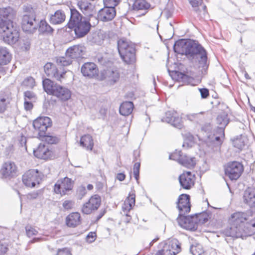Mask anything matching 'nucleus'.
I'll use <instances>...</instances> for the list:
<instances>
[{
	"instance_id": "e433bc0d",
	"label": "nucleus",
	"mask_w": 255,
	"mask_h": 255,
	"mask_svg": "<svg viewBox=\"0 0 255 255\" xmlns=\"http://www.w3.org/2000/svg\"><path fill=\"white\" fill-rule=\"evenodd\" d=\"M11 99L8 94L0 93V113H3L10 102Z\"/></svg>"
},
{
	"instance_id": "c03bdc74",
	"label": "nucleus",
	"mask_w": 255,
	"mask_h": 255,
	"mask_svg": "<svg viewBox=\"0 0 255 255\" xmlns=\"http://www.w3.org/2000/svg\"><path fill=\"white\" fill-rule=\"evenodd\" d=\"M53 28L48 24L45 20H41L39 25V31L42 33H52Z\"/></svg>"
},
{
	"instance_id": "37998d69",
	"label": "nucleus",
	"mask_w": 255,
	"mask_h": 255,
	"mask_svg": "<svg viewBox=\"0 0 255 255\" xmlns=\"http://www.w3.org/2000/svg\"><path fill=\"white\" fill-rule=\"evenodd\" d=\"M204 112H199L198 113H190L185 116L187 120L193 122H198L203 118Z\"/></svg>"
},
{
	"instance_id": "6ab92c4d",
	"label": "nucleus",
	"mask_w": 255,
	"mask_h": 255,
	"mask_svg": "<svg viewBox=\"0 0 255 255\" xmlns=\"http://www.w3.org/2000/svg\"><path fill=\"white\" fill-rule=\"evenodd\" d=\"M81 71L84 76L90 78L95 77L98 73L97 65L92 62L84 63L81 67Z\"/></svg>"
},
{
	"instance_id": "473e14b6",
	"label": "nucleus",
	"mask_w": 255,
	"mask_h": 255,
	"mask_svg": "<svg viewBox=\"0 0 255 255\" xmlns=\"http://www.w3.org/2000/svg\"><path fill=\"white\" fill-rule=\"evenodd\" d=\"M118 51L120 54H124L129 51V48H134V45L128 40L121 39L118 42Z\"/></svg>"
},
{
	"instance_id": "a878e982",
	"label": "nucleus",
	"mask_w": 255,
	"mask_h": 255,
	"mask_svg": "<svg viewBox=\"0 0 255 255\" xmlns=\"http://www.w3.org/2000/svg\"><path fill=\"white\" fill-rule=\"evenodd\" d=\"M33 153L34 156L38 158L47 159L51 155V151L47 146L40 143L38 147L33 150Z\"/></svg>"
},
{
	"instance_id": "bb28decb",
	"label": "nucleus",
	"mask_w": 255,
	"mask_h": 255,
	"mask_svg": "<svg viewBox=\"0 0 255 255\" xmlns=\"http://www.w3.org/2000/svg\"><path fill=\"white\" fill-rule=\"evenodd\" d=\"M224 136V130L222 128H218L213 134L208 135L209 140L215 145H221Z\"/></svg>"
},
{
	"instance_id": "69168bd1",
	"label": "nucleus",
	"mask_w": 255,
	"mask_h": 255,
	"mask_svg": "<svg viewBox=\"0 0 255 255\" xmlns=\"http://www.w3.org/2000/svg\"><path fill=\"white\" fill-rule=\"evenodd\" d=\"M24 107L26 111L30 110L33 108V104L27 100H24Z\"/></svg>"
},
{
	"instance_id": "412c9836",
	"label": "nucleus",
	"mask_w": 255,
	"mask_h": 255,
	"mask_svg": "<svg viewBox=\"0 0 255 255\" xmlns=\"http://www.w3.org/2000/svg\"><path fill=\"white\" fill-rule=\"evenodd\" d=\"M244 202L248 204L252 210L255 211V188H248L244 192Z\"/></svg>"
},
{
	"instance_id": "1a4fd4ad",
	"label": "nucleus",
	"mask_w": 255,
	"mask_h": 255,
	"mask_svg": "<svg viewBox=\"0 0 255 255\" xmlns=\"http://www.w3.org/2000/svg\"><path fill=\"white\" fill-rule=\"evenodd\" d=\"M73 181L68 177L58 180L54 185V192L56 194H59L61 196H64L67 192L71 191L73 187Z\"/></svg>"
},
{
	"instance_id": "49530a36",
	"label": "nucleus",
	"mask_w": 255,
	"mask_h": 255,
	"mask_svg": "<svg viewBox=\"0 0 255 255\" xmlns=\"http://www.w3.org/2000/svg\"><path fill=\"white\" fill-rule=\"evenodd\" d=\"M38 138L48 144H55L59 141V138L57 137L52 135H46V133L43 136H39Z\"/></svg>"
},
{
	"instance_id": "6e6552de",
	"label": "nucleus",
	"mask_w": 255,
	"mask_h": 255,
	"mask_svg": "<svg viewBox=\"0 0 255 255\" xmlns=\"http://www.w3.org/2000/svg\"><path fill=\"white\" fill-rule=\"evenodd\" d=\"M45 74L50 77L55 78L56 80L61 82L65 78L66 71L63 69L58 68L55 64L48 62L44 66Z\"/></svg>"
},
{
	"instance_id": "aec40b11",
	"label": "nucleus",
	"mask_w": 255,
	"mask_h": 255,
	"mask_svg": "<svg viewBox=\"0 0 255 255\" xmlns=\"http://www.w3.org/2000/svg\"><path fill=\"white\" fill-rule=\"evenodd\" d=\"M115 8L105 6L98 12V16L99 20L103 21H108L112 20L116 15Z\"/></svg>"
},
{
	"instance_id": "f8f14e48",
	"label": "nucleus",
	"mask_w": 255,
	"mask_h": 255,
	"mask_svg": "<svg viewBox=\"0 0 255 255\" xmlns=\"http://www.w3.org/2000/svg\"><path fill=\"white\" fill-rule=\"evenodd\" d=\"M163 122L170 124L174 127L181 129L183 128L182 119L174 111H168L165 113V116L162 120Z\"/></svg>"
},
{
	"instance_id": "774afa93",
	"label": "nucleus",
	"mask_w": 255,
	"mask_h": 255,
	"mask_svg": "<svg viewBox=\"0 0 255 255\" xmlns=\"http://www.w3.org/2000/svg\"><path fill=\"white\" fill-rule=\"evenodd\" d=\"M38 196V193L37 192H34L29 193L27 195V198L30 200L35 199Z\"/></svg>"
},
{
	"instance_id": "864d4df0",
	"label": "nucleus",
	"mask_w": 255,
	"mask_h": 255,
	"mask_svg": "<svg viewBox=\"0 0 255 255\" xmlns=\"http://www.w3.org/2000/svg\"><path fill=\"white\" fill-rule=\"evenodd\" d=\"M191 251L193 255H206L200 245L192 247Z\"/></svg>"
},
{
	"instance_id": "c756f323",
	"label": "nucleus",
	"mask_w": 255,
	"mask_h": 255,
	"mask_svg": "<svg viewBox=\"0 0 255 255\" xmlns=\"http://www.w3.org/2000/svg\"><path fill=\"white\" fill-rule=\"evenodd\" d=\"M79 144L88 150H92L94 146L93 139L90 134H85L81 136Z\"/></svg>"
},
{
	"instance_id": "0e129e2a",
	"label": "nucleus",
	"mask_w": 255,
	"mask_h": 255,
	"mask_svg": "<svg viewBox=\"0 0 255 255\" xmlns=\"http://www.w3.org/2000/svg\"><path fill=\"white\" fill-rule=\"evenodd\" d=\"M24 100L35 99L34 94L31 91H26L24 92Z\"/></svg>"
},
{
	"instance_id": "a18cd8bd",
	"label": "nucleus",
	"mask_w": 255,
	"mask_h": 255,
	"mask_svg": "<svg viewBox=\"0 0 255 255\" xmlns=\"http://www.w3.org/2000/svg\"><path fill=\"white\" fill-rule=\"evenodd\" d=\"M217 123L220 126L219 128H222L224 130V128L228 124L229 119L228 115L226 113H222L218 116L217 118Z\"/></svg>"
},
{
	"instance_id": "393cba45",
	"label": "nucleus",
	"mask_w": 255,
	"mask_h": 255,
	"mask_svg": "<svg viewBox=\"0 0 255 255\" xmlns=\"http://www.w3.org/2000/svg\"><path fill=\"white\" fill-rule=\"evenodd\" d=\"M248 217L245 212H237L231 215L229 221L231 224L240 226V224L247 221Z\"/></svg>"
},
{
	"instance_id": "7c9ffc66",
	"label": "nucleus",
	"mask_w": 255,
	"mask_h": 255,
	"mask_svg": "<svg viewBox=\"0 0 255 255\" xmlns=\"http://www.w3.org/2000/svg\"><path fill=\"white\" fill-rule=\"evenodd\" d=\"M65 18L64 12L61 10H57L54 14L51 15L49 21L53 24H59L64 22Z\"/></svg>"
},
{
	"instance_id": "4468645a",
	"label": "nucleus",
	"mask_w": 255,
	"mask_h": 255,
	"mask_svg": "<svg viewBox=\"0 0 255 255\" xmlns=\"http://www.w3.org/2000/svg\"><path fill=\"white\" fill-rule=\"evenodd\" d=\"M178 221L179 225L183 228L188 230L194 231L197 228V222L195 216H184L179 215Z\"/></svg>"
},
{
	"instance_id": "09e8293b",
	"label": "nucleus",
	"mask_w": 255,
	"mask_h": 255,
	"mask_svg": "<svg viewBox=\"0 0 255 255\" xmlns=\"http://www.w3.org/2000/svg\"><path fill=\"white\" fill-rule=\"evenodd\" d=\"M22 85L27 88H32L35 86V80L31 77H27L23 80Z\"/></svg>"
},
{
	"instance_id": "c85d7f7f",
	"label": "nucleus",
	"mask_w": 255,
	"mask_h": 255,
	"mask_svg": "<svg viewBox=\"0 0 255 255\" xmlns=\"http://www.w3.org/2000/svg\"><path fill=\"white\" fill-rule=\"evenodd\" d=\"M135 195L133 193H130L127 198L122 206L123 211L126 216H128V212H129L135 205Z\"/></svg>"
},
{
	"instance_id": "f03ea898",
	"label": "nucleus",
	"mask_w": 255,
	"mask_h": 255,
	"mask_svg": "<svg viewBox=\"0 0 255 255\" xmlns=\"http://www.w3.org/2000/svg\"><path fill=\"white\" fill-rule=\"evenodd\" d=\"M67 26L68 28L74 29L76 36L78 38L87 35L91 27L89 20L83 17L73 7L70 8V18Z\"/></svg>"
},
{
	"instance_id": "c9c22d12",
	"label": "nucleus",
	"mask_w": 255,
	"mask_h": 255,
	"mask_svg": "<svg viewBox=\"0 0 255 255\" xmlns=\"http://www.w3.org/2000/svg\"><path fill=\"white\" fill-rule=\"evenodd\" d=\"M11 54L6 47H0V65H6L11 60Z\"/></svg>"
},
{
	"instance_id": "ddd939ff",
	"label": "nucleus",
	"mask_w": 255,
	"mask_h": 255,
	"mask_svg": "<svg viewBox=\"0 0 255 255\" xmlns=\"http://www.w3.org/2000/svg\"><path fill=\"white\" fill-rule=\"evenodd\" d=\"M101 198L99 195H95L92 196L89 201L85 203L82 208L84 214H89L93 211L98 209L101 204Z\"/></svg>"
},
{
	"instance_id": "4be33fe9",
	"label": "nucleus",
	"mask_w": 255,
	"mask_h": 255,
	"mask_svg": "<svg viewBox=\"0 0 255 255\" xmlns=\"http://www.w3.org/2000/svg\"><path fill=\"white\" fill-rule=\"evenodd\" d=\"M53 96L56 97L59 100L66 101L69 100L71 96V92L68 88L60 85H56Z\"/></svg>"
},
{
	"instance_id": "423d86ee",
	"label": "nucleus",
	"mask_w": 255,
	"mask_h": 255,
	"mask_svg": "<svg viewBox=\"0 0 255 255\" xmlns=\"http://www.w3.org/2000/svg\"><path fill=\"white\" fill-rule=\"evenodd\" d=\"M243 171V165L237 161L228 163L225 168L226 175L232 180H237L241 176Z\"/></svg>"
},
{
	"instance_id": "ea45409f",
	"label": "nucleus",
	"mask_w": 255,
	"mask_h": 255,
	"mask_svg": "<svg viewBox=\"0 0 255 255\" xmlns=\"http://www.w3.org/2000/svg\"><path fill=\"white\" fill-rule=\"evenodd\" d=\"M44 91L49 95H53L55 91V87L57 85L49 79H45L42 81Z\"/></svg>"
},
{
	"instance_id": "3c124183",
	"label": "nucleus",
	"mask_w": 255,
	"mask_h": 255,
	"mask_svg": "<svg viewBox=\"0 0 255 255\" xmlns=\"http://www.w3.org/2000/svg\"><path fill=\"white\" fill-rule=\"evenodd\" d=\"M86 194V190L85 186L81 185L78 187L76 190V195L79 199H82Z\"/></svg>"
},
{
	"instance_id": "f257e3e1",
	"label": "nucleus",
	"mask_w": 255,
	"mask_h": 255,
	"mask_svg": "<svg viewBox=\"0 0 255 255\" xmlns=\"http://www.w3.org/2000/svg\"><path fill=\"white\" fill-rule=\"evenodd\" d=\"M186 55L188 58L196 59L197 66L202 74H205L209 65L207 53L205 49L195 41L181 40L175 42L174 49L176 52Z\"/></svg>"
},
{
	"instance_id": "9d476101",
	"label": "nucleus",
	"mask_w": 255,
	"mask_h": 255,
	"mask_svg": "<svg viewBox=\"0 0 255 255\" xmlns=\"http://www.w3.org/2000/svg\"><path fill=\"white\" fill-rule=\"evenodd\" d=\"M0 172L3 178L10 179L16 175L17 167L14 162L8 161L2 164Z\"/></svg>"
},
{
	"instance_id": "0eeeda50",
	"label": "nucleus",
	"mask_w": 255,
	"mask_h": 255,
	"mask_svg": "<svg viewBox=\"0 0 255 255\" xmlns=\"http://www.w3.org/2000/svg\"><path fill=\"white\" fill-rule=\"evenodd\" d=\"M51 125V119L47 117H39L33 122L35 132L37 133L38 137L45 135L47 128L50 127Z\"/></svg>"
},
{
	"instance_id": "20e7f679",
	"label": "nucleus",
	"mask_w": 255,
	"mask_h": 255,
	"mask_svg": "<svg viewBox=\"0 0 255 255\" xmlns=\"http://www.w3.org/2000/svg\"><path fill=\"white\" fill-rule=\"evenodd\" d=\"M38 27V22L36 20L35 14L30 12L23 16L21 21L22 30L28 33H33Z\"/></svg>"
},
{
	"instance_id": "39448f33",
	"label": "nucleus",
	"mask_w": 255,
	"mask_h": 255,
	"mask_svg": "<svg viewBox=\"0 0 255 255\" xmlns=\"http://www.w3.org/2000/svg\"><path fill=\"white\" fill-rule=\"evenodd\" d=\"M22 179L25 186L33 188L40 183L41 180V173L37 169H30L24 173Z\"/></svg>"
},
{
	"instance_id": "f3484780",
	"label": "nucleus",
	"mask_w": 255,
	"mask_h": 255,
	"mask_svg": "<svg viewBox=\"0 0 255 255\" xmlns=\"http://www.w3.org/2000/svg\"><path fill=\"white\" fill-rule=\"evenodd\" d=\"M177 208L179 211V215H183L190 211V196L187 194H182L178 198Z\"/></svg>"
},
{
	"instance_id": "79ce46f5",
	"label": "nucleus",
	"mask_w": 255,
	"mask_h": 255,
	"mask_svg": "<svg viewBox=\"0 0 255 255\" xmlns=\"http://www.w3.org/2000/svg\"><path fill=\"white\" fill-rule=\"evenodd\" d=\"M195 218L198 224H203L207 222L211 218V213L208 212H204L196 214Z\"/></svg>"
},
{
	"instance_id": "2f4dec72",
	"label": "nucleus",
	"mask_w": 255,
	"mask_h": 255,
	"mask_svg": "<svg viewBox=\"0 0 255 255\" xmlns=\"http://www.w3.org/2000/svg\"><path fill=\"white\" fill-rule=\"evenodd\" d=\"M80 215L77 212L69 214L66 219V224L70 227H75L80 223Z\"/></svg>"
},
{
	"instance_id": "2eb2a0df",
	"label": "nucleus",
	"mask_w": 255,
	"mask_h": 255,
	"mask_svg": "<svg viewBox=\"0 0 255 255\" xmlns=\"http://www.w3.org/2000/svg\"><path fill=\"white\" fill-rule=\"evenodd\" d=\"M86 48L83 45H74L67 49L65 55L67 57L73 60L83 57Z\"/></svg>"
},
{
	"instance_id": "680f3d73",
	"label": "nucleus",
	"mask_w": 255,
	"mask_h": 255,
	"mask_svg": "<svg viewBox=\"0 0 255 255\" xmlns=\"http://www.w3.org/2000/svg\"><path fill=\"white\" fill-rule=\"evenodd\" d=\"M57 255H72L71 251L68 248H62L59 249L57 252Z\"/></svg>"
},
{
	"instance_id": "cd10ccee",
	"label": "nucleus",
	"mask_w": 255,
	"mask_h": 255,
	"mask_svg": "<svg viewBox=\"0 0 255 255\" xmlns=\"http://www.w3.org/2000/svg\"><path fill=\"white\" fill-rule=\"evenodd\" d=\"M224 234L228 237H232L235 238H241L243 236L242 230L241 227L233 224H232L231 227L227 228L224 231Z\"/></svg>"
},
{
	"instance_id": "5fc2aeb1",
	"label": "nucleus",
	"mask_w": 255,
	"mask_h": 255,
	"mask_svg": "<svg viewBox=\"0 0 255 255\" xmlns=\"http://www.w3.org/2000/svg\"><path fill=\"white\" fill-rule=\"evenodd\" d=\"M233 144L235 147L239 149H242L245 145L244 140L243 138H237L233 141Z\"/></svg>"
},
{
	"instance_id": "bf43d9fd",
	"label": "nucleus",
	"mask_w": 255,
	"mask_h": 255,
	"mask_svg": "<svg viewBox=\"0 0 255 255\" xmlns=\"http://www.w3.org/2000/svg\"><path fill=\"white\" fill-rule=\"evenodd\" d=\"M140 163L136 162L133 166V172L135 179L137 181L139 178Z\"/></svg>"
},
{
	"instance_id": "a211bd4d",
	"label": "nucleus",
	"mask_w": 255,
	"mask_h": 255,
	"mask_svg": "<svg viewBox=\"0 0 255 255\" xmlns=\"http://www.w3.org/2000/svg\"><path fill=\"white\" fill-rule=\"evenodd\" d=\"M101 80H105L110 84H114L119 80L120 74L118 71L113 69H104L101 72Z\"/></svg>"
},
{
	"instance_id": "8fccbe9b",
	"label": "nucleus",
	"mask_w": 255,
	"mask_h": 255,
	"mask_svg": "<svg viewBox=\"0 0 255 255\" xmlns=\"http://www.w3.org/2000/svg\"><path fill=\"white\" fill-rule=\"evenodd\" d=\"M184 155L180 150H176L173 153L169 156V159L177 161L179 163L180 160L182 158Z\"/></svg>"
},
{
	"instance_id": "052dcab7",
	"label": "nucleus",
	"mask_w": 255,
	"mask_h": 255,
	"mask_svg": "<svg viewBox=\"0 0 255 255\" xmlns=\"http://www.w3.org/2000/svg\"><path fill=\"white\" fill-rule=\"evenodd\" d=\"M62 205L65 210H70L73 207L74 202L72 200H66L64 201Z\"/></svg>"
},
{
	"instance_id": "dca6fc26",
	"label": "nucleus",
	"mask_w": 255,
	"mask_h": 255,
	"mask_svg": "<svg viewBox=\"0 0 255 255\" xmlns=\"http://www.w3.org/2000/svg\"><path fill=\"white\" fill-rule=\"evenodd\" d=\"M181 186L185 189H190L194 185L195 176L190 172L183 173L179 177Z\"/></svg>"
},
{
	"instance_id": "72a5a7b5",
	"label": "nucleus",
	"mask_w": 255,
	"mask_h": 255,
	"mask_svg": "<svg viewBox=\"0 0 255 255\" xmlns=\"http://www.w3.org/2000/svg\"><path fill=\"white\" fill-rule=\"evenodd\" d=\"M121 57L127 64H132L135 62V48H129V50L124 54H120Z\"/></svg>"
},
{
	"instance_id": "7ed1b4c3",
	"label": "nucleus",
	"mask_w": 255,
	"mask_h": 255,
	"mask_svg": "<svg viewBox=\"0 0 255 255\" xmlns=\"http://www.w3.org/2000/svg\"><path fill=\"white\" fill-rule=\"evenodd\" d=\"M0 28L3 31L2 36L5 43L12 44L18 41L19 35L13 23H9V24L1 26Z\"/></svg>"
},
{
	"instance_id": "58836bf2",
	"label": "nucleus",
	"mask_w": 255,
	"mask_h": 255,
	"mask_svg": "<svg viewBox=\"0 0 255 255\" xmlns=\"http://www.w3.org/2000/svg\"><path fill=\"white\" fill-rule=\"evenodd\" d=\"M179 164L188 168H193L196 164L195 158L184 155L180 160Z\"/></svg>"
},
{
	"instance_id": "6e6d98bb",
	"label": "nucleus",
	"mask_w": 255,
	"mask_h": 255,
	"mask_svg": "<svg viewBox=\"0 0 255 255\" xmlns=\"http://www.w3.org/2000/svg\"><path fill=\"white\" fill-rule=\"evenodd\" d=\"M105 6L115 8L119 3L120 0H104Z\"/></svg>"
},
{
	"instance_id": "4d7b16f0",
	"label": "nucleus",
	"mask_w": 255,
	"mask_h": 255,
	"mask_svg": "<svg viewBox=\"0 0 255 255\" xmlns=\"http://www.w3.org/2000/svg\"><path fill=\"white\" fill-rule=\"evenodd\" d=\"M26 233L27 236L30 238L33 236L36 235L38 232L30 226H27L25 227Z\"/></svg>"
},
{
	"instance_id": "5701e85b",
	"label": "nucleus",
	"mask_w": 255,
	"mask_h": 255,
	"mask_svg": "<svg viewBox=\"0 0 255 255\" xmlns=\"http://www.w3.org/2000/svg\"><path fill=\"white\" fill-rule=\"evenodd\" d=\"M194 10L201 18H205L207 11L206 6L203 4L202 0H188Z\"/></svg>"
},
{
	"instance_id": "f704fd0d",
	"label": "nucleus",
	"mask_w": 255,
	"mask_h": 255,
	"mask_svg": "<svg viewBox=\"0 0 255 255\" xmlns=\"http://www.w3.org/2000/svg\"><path fill=\"white\" fill-rule=\"evenodd\" d=\"M150 7V4L146 0H135L132 5L134 10H144L143 14L147 12Z\"/></svg>"
},
{
	"instance_id": "de8ad7c7",
	"label": "nucleus",
	"mask_w": 255,
	"mask_h": 255,
	"mask_svg": "<svg viewBox=\"0 0 255 255\" xmlns=\"http://www.w3.org/2000/svg\"><path fill=\"white\" fill-rule=\"evenodd\" d=\"M72 59L66 56L59 57L56 58V63L58 66H67L71 64Z\"/></svg>"
},
{
	"instance_id": "a19ab883",
	"label": "nucleus",
	"mask_w": 255,
	"mask_h": 255,
	"mask_svg": "<svg viewBox=\"0 0 255 255\" xmlns=\"http://www.w3.org/2000/svg\"><path fill=\"white\" fill-rule=\"evenodd\" d=\"M164 246H167L168 247L169 251H175L174 253H172L173 255H175L180 251V246L177 240L173 239L169 241L167 243H165Z\"/></svg>"
},
{
	"instance_id": "b1692460",
	"label": "nucleus",
	"mask_w": 255,
	"mask_h": 255,
	"mask_svg": "<svg viewBox=\"0 0 255 255\" xmlns=\"http://www.w3.org/2000/svg\"><path fill=\"white\" fill-rule=\"evenodd\" d=\"M77 6L81 12L87 16H92L94 12V6L86 0H78Z\"/></svg>"
},
{
	"instance_id": "603ef678",
	"label": "nucleus",
	"mask_w": 255,
	"mask_h": 255,
	"mask_svg": "<svg viewBox=\"0 0 255 255\" xmlns=\"http://www.w3.org/2000/svg\"><path fill=\"white\" fill-rule=\"evenodd\" d=\"M175 251H169L168 247L167 246H163L161 250H159L155 254V255H172V253H174Z\"/></svg>"
},
{
	"instance_id": "4c0bfd02",
	"label": "nucleus",
	"mask_w": 255,
	"mask_h": 255,
	"mask_svg": "<svg viewBox=\"0 0 255 255\" xmlns=\"http://www.w3.org/2000/svg\"><path fill=\"white\" fill-rule=\"evenodd\" d=\"M133 108V104L131 102H125L121 104L120 113L123 116H128L132 113Z\"/></svg>"
},
{
	"instance_id": "13d9d810",
	"label": "nucleus",
	"mask_w": 255,
	"mask_h": 255,
	"mask_svg": "<svg viewBox=\"0 0 255 255\" xmlns=\"http://www.w3.org/2000/svg\"><path fill=\"white\" fill-rule=\"evenodd\" d=\"M7 242L5 240L0 241V254H4L7 251Z\"/></svg>"
},
{
	"instance_id": "9b49d317",
	"label": "nucleus",
	"mask_w": 255,
	"mask_h": 255,
	"mask_svg": "<svg viewBox=\"0 0 255 255\" xmlns=\"http://www.w3.org/2000/svg\"><path fill=\"white\" fill-rule=\"evenodd\" d=\"M15 12L10 7L0 8V27L4 26L10 23H13V19Z\"/></svg>"
},
{
	"instance_id": "338daca9",
	"label": "nucleus",
	"mask_w": 255,
	"mask_h": 255,
	"mask_svg": "<svg viewBox=\"0 0 255 255\" xmlns=\"http://www.w3.org/2000/svg\"><path fill=\"white\" fill-rule=\"evenodd\" d=\"M200 92L202 98H206L209 96V91L207 89H201Z\"/></svg>"
},
{
	"instance_id": "e2e57ef3",
	"label": "nucleus",
	"mask_w": 255,
	"mask_h": 255,
	"mask_svg": "<svg viewBox=\"0 0 255 255\" xmlns=\"http://www.w3.org/2000/svg\"><path fill=\"white\" fill-rule=\"evenodd\" d=\"M96 234L95 232H90L87 236V241L89 243H92L96 240Z\"/></svg>"
}]
</instances>
